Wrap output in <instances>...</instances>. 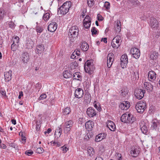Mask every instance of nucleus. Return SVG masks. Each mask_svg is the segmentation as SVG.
Here are the masks:
<instances>
[{
	"mask_svg": "<svg viewBox=\"0 0 160 160\" xmlns=\"http://www.w3.org/2000/svg\"><path fill=\"white\" fill-rule=\"evenodd\" d=\"M88 154L91 156V155H93L94 153V149L91 147H89L88 148Z\"/></svg>",
	"mask_w": 160,
	"mask_h": 160,
	"instance_id": "nucleus-42",
	"label": "nucleus"
},
{
	"mask_svg": "<svg viewBox=\"0 0 160 160\" xmlns=\"http://www.w3.org/2000/svg\"><path fill=\"white\" fill-rule=\"evenodd\" d=\"M86 12V11L85 10V12L83 11L81 15L80 16L81 19H83V20H90L91 19L90 17L88 15L86 16L85 18H84V16L85 15V13Z\"/></svg>",
	"mask_w": 160,
	"mask_h": 160,
	"instance_id": "nucleus-35",
	"label": "nucleus"
},
{
	"mask_svg": "<svg viewBox=\"0 0 160 160\" xmlns=\"http://www.w3.org/2000/svg\"><path fill=\"white\" fill-rule=\"evenodd\" d=\"M12 71L9 70L8 72H6L4 74L5 79L7 81H9L11 79Z\"/></svg>",
	"mask_w": 160,
	"mask_h": 160,
	"instance_id": "nucleus-30",
	"label": "nucleus"
},
{
	"mask_svg": "<svg viewBox=\"0 0 160 160\" xmlns=\"http://www.w3.org/2000/svg\"><path fill=\"white\" fill-rule=\"evenodd\" d=\"M79 29L77 26L71 27L69 29L68 36L70 41L73 42L78 35Z\"/></svg>",
	"mask_w": 160,
	"mask_h": 160,
	"instance_id": "nucleus-1",
	"label": "nucleus"
},
{
	"mask_svg": "<svg viewBox=\"0 0 160 160\" xmlns=\"http://www.w3.org/2000/svg\"><path fill=\"white\" fill-rule=\"evenodd\" d=\"M36 30L38 34V33H40L41 32H42L43 31V29L40 26H37L36 27Z\"/></svg>",
	"mask_w": 160,
	"mask_h": 160,
	"instance_id": "nucleus-48",
	"label": "nucleus"
},
{
	"mask_svg": "<svg viewBox=\"0 0 160 160\" xmlns=\"http://www.w3.org/2000/svg\"><path fill=\"white\" fill-rule=\"evenodd\" d=\"M81 49L83 51H87L89 48V45L86 42H82L80 46Z\"/></svg>",
	"mask_w": 160,
	"mask_h": 160,
	"instance_id": "nucleus-26",
	"label": "nucleus"
},
{
	"mask_svg": "<svg viewBox=\"0 0 160 160\" xmlns=\"http://www.w3.org/2000/svg\"><path fill=\"white\" fill-rule=\"evenodd\" d=\"M136 120V118L131 114H127V123H132Z\"/></svg>",
	"mask_w": 160,
	"mask_h": 160,
	"instance_id": "nucleus-16",
	"label": "nucleus"
},
{
	"mask_svg": "<svg viewBox=\"0 0 160 160\" xmlns=\"http://www.w3.org/2000/svg\"><path fill=\"white\" fill-rule=\"evenodd\" d=\"M62 132V129L60 128L59 130L58 131V132L57 133V139L59 137H60V136L61 135Z\"/></svg>",
	"mask_w": 160,
	"mask_h": 160,
	"instance_id": "nucleus-60",
	"label": "nucleus"
},
{
	"mask_svg": "<svg viewBox=\"0 0 160 160\" xmlns=\"http://www.w3.org/2000/svg\"><path fill=\"white\" fill-rule=\"evenodd\" d=\"M19 38L17 36H14L12 39V42L13 43L19 44Z\"/></svg>",
	"mask_w": 160,
	"mask_h": 160,
	"instance_id": "nucleus-40",
	"label": "nucleus"
},
{
	"mask_svg": "<svg viewBox=\"0 0 160 160\" xmlns=\"http://www.w3.org/2000/svg\"><path fill=\"white\" fill-rule=\"evenodd\" d=\"M104 6L107 9H108L110 8V4L109 2H106L105 3Z\"/></svg>",
	"mask_w": 160,
	"mask_h": 160,
	"instance_id": "nucleus-57",
	"label": "nucleus"
},
{
	"mask_svg": "<svg viewBox=\"0 0 160 160\" xmlns=\"http://www.w3.org/2000/svg\"><path fill=\"white\" fill-rule=\"evenodd\" d=\"M121 39V37L117 36L114 38L112 42V46L114 48H118L120 45L119 41Z\"/></svg>",
	"mask_w": 160,
	"mask_h": 160,
	"instance_id": "nucleus-5",
	"label": "nucleus"
},
{
	"mask_svg": "<svg viewBox=\"0 0 160 160\" xmlns=\"http://www.w3.org/2000/svg\"><path fill=\"white\" fill-rule=\"evenodd\" d=\"M35 88L37 89H38V91H39L40 89L41 88H42V86L41 84L39 83H37L36 85H35Z\"/></svg>",
	"mask_w": 160,
	"mask_h": 160,
	"instance_id": "nucleus-61",
	"label": "nucleus"
},
{
	"mask_svg": "<svg viewBox=\"0 0 160 160\" xmlns=\"http://www.w3.org/2000/svg\"><path fill=\"white\" fill-rule=\"evenodd\" d=\"M68 11L69 10L68 9H66V8L63 7H62V6H61L58 9V12L63 15L66 14Z\"/></svg>",
	"mask_w": 160,
	"mask_h": 160,
	"instance_id": "nucleus-21",
	"label": "nucleus"
},
{
	"mask_svg": "<svg viewBox=\"0 0 160 160\" xmlns=\"http://www.w3.org/2000/svg\"><path fill=\"white\" fill-rule=\"evenodd\" d=\"M6 15V12L2 8L0 9V19H2Z\"/></svg>",
	"mask_w": 160,
	"mask_h": 160,
	"instance_id": "nucleus-41",
	"label": "nucleus"
},
{
	"mask_svg": "<svg viewBox=\"0 0 160 160\" xmlns=\"http://www.w3.org/2000/svg\"><path fill=\"white\" fill-rule=\"evenodd\" d=\"M121 65L122 68H124V67H126L128 63V61H121Z\"/></svg>",
	"mask_w": 160,
	"mask_h": 160,
	"instance_id": "nucleus-50",
	"label": "nucleus"
},
{
	"mask_svg": "<svg viewBox=\"0 0 160 160\" xmlns=\"http://www.w3.org/2000/svg\"><path fill=\"white\" fill-rule=\"evenodd\" d=\"M72 3L70 1H68L64 3L62 6V7H63L66 9H68L69 10L71 6Z\"/></svg>",
	"mask_w": 160,
	"mask_h": 160,
	"instance_id": "nucleus-29",
	"label": "nucleus"
},
{
	"mask_svg": "<svg viewBox=\"0 0 160 160\" xmlns=\"http://www.w3.org/2000/svg\"><path fill=\"white\" fill-rule=\"evenodd\" d=\"M152 123L151 129L156 130L158 129V126L159 125V122L157 120L155 119L153 120Z\"/></svg>",
	"mask_w": 160,
	"mask_h": 160,
	"instance_id": "nucleus-14",
	"label": "nucleus"
},
{
	"mask_svg": "<svg viewBox=\"0 0 160 160\" xmlns=\"http://www.w3.org/2000/svg\"><path fill=\"white\" fill-rule=\"evenodd\" d=\"M139 151L137 149L133 150L132 149L130 151V153L132 156L133 157H136L139 154Z\"/></svg>",
	"mask_w": 160,
	"mask_h": 160,
	"instance_id": "nucleus-28",
	"label": "nucleus"
},
{
	"mask_svg": "<svg viewBox=\"0 0 160 160\" xmlns=\"http://www.w3.org/2000/svg\"><path fill=\"white\" fill-rule=\"evenodd\" d=\"M61 148L63 151V153L66 152L68 150V148H67L65 146L61 147Z\"/></svg>",
	"mask_w": 160,
	"mask_h": 160,
	"instance_id": "nucleus-58",
	"label": "nucleus"
},
{
	"mask_svg": "<svg viewBox=\"0 0 160 160\" xmlns=\"http://www.w3.org/2000/svg\"><path fill=\"white\" fill-rule=\"evenodd\" d=\"M19 45V44H17L12 43L11 47V50L13 51H16Z\"/></svg>",
	"mask_w": 160,
	"mask_h": 160,
	"instance_id": "nucleus-39",
	"label": "nucleus"
},
{
	"mask_svg": "<svg viewBox=\"0 0 160 160\" xmlns=\"http://www.w3.org/2000/svg\"><path fill=\"white\" fill-rule=\"evenodd\" d=\"M83 95V90L82 89L78 88L75 90L74 95L76 98H80L82 97Z\"/></svg>",
	"mask_w": 160,
	"mask_h": 160,
	"instance_id": "nucleus-9",
	"label": "nucleus"
},
{
	"mask_svg": "<svg viewBox=\"0 0 160 160\" xmlns=\"http://www.w3.org/2000/svg\"><path fill=\"white\" fill-rule=\"evenodd\" d=\"M34 43L33 42L31 39H28L27 40V43L26 45V48L28 49H30L32 48V46Z\"/></svg>",
	"mask_w": 160,
	"mask_h": 160,
	"instance_id": "nucleus-25",
	"label": "nucleus"
},
{
	"mask_svg": "<svg viewBox=\"0 0 160 160\" xmlns=\"http://www.w3.org/2000/svg\"><path fill=\"white\" fill-rule=\"evenodd\" d=\"M145 92L144 90L137 88L135 90V95L137 98L141 99L143 97Z\"/></svg>",
	"mask_w": 160,
	"mask_h": 160,
	"instance_id": "nucleus-3",
	"label": "nucleus"
},
{
	"mask_svg": "<svg viewBox=\"0 0 160 160\" xmlns=\"http://www.w3.org/2000/svg\"><path fill=\"white\" fill-rule=\"evenodd\" d=\"M41 125L40 122H38V121L36 122V130L37 131H38L40 128Z\"/></svg>",
	"mask_w": 160,
	"mask_h": 160,
	"instance_id": "nucleus-52",
	"label": "nucleus"
},
{
	"mask_svg": "<svg viewBox=\"0 0 160 160\" xmlns=\"http://www.w3.org/2000/svg\"><path fill=\"white\" fill-rule=\"evenodd\" d=\"M57 28V24L55 22L51 23L48 26V29L51 32H54Z\"/></svg>",
	"mask_w": 160,
	"mask_h": 160,
	"instance_id": "nucleus-8",
	"label": "nucleus"
},
{
	"mask_svg": "<svg viewBox=\"0 0 160 160\" xmlns=\"http://www.w3.org/2000/svg\"><path fill=\"white\" fill-rule=\"evenodd\" d=\"M83 25L86 28H89L91 24V21H83Z\"/></svg>",
	"mask_w": 160,
	"mask_h": 160,
	"instance_id": "nucleus-37",
	"label": "nucleus"
},
{
	"mask_svg": "<svg viewBox=\"0 0 160 160\" xmlns=\"http://www.w3.org/2000/svg\"><path fill=\"white\" fill-rule=\"evenodd\" d=\"M94 125V122L91 120L87 121L85 123V128L88 131L91 130Z\"/></svg>",
	"mask_w": 160,
	"mask_h": 160,
	"instance_id": "nucleus-15",
	"label": "nucleus"
},
{
	"mask_svg": "<svg viewBox=\"0 0 160 160\" xmlns=\"http://www.w3.org/2000/svg\"><path fill=\"white\" fill-rule=\"evenodd\" d=\"M44 151V150L41 147H39L36 150V152L39 154L42 153H43Z\"/></svg>",
	"mask_w": 160,
	"mask_h": 160,
	"instance_id": "nucleus-51",
	"label": "nucleus"
},
{
	"mask_svg": "<svg viewBox=\"0 0 160 160\" xmlns=\"http://www.w3.org/2000/svg\"><path fill=\"white\" fill-rule=\"evenodd\" d=\"M71 128L69 127H66L64 129V131L65 133H68L70 130Z\"/></svg>",
	"mask_w": 160,
	"mask_h": 160,
	"instance_id": "nucleus-59",
	"label": "nucleus"
},
{
	"mask_svg": "<svg viewBox=\"0 0 160 160\" xmlns=\"http://www.w3.org/2000/svg\"><path fill=\"white\" fill-rule=\"evenodd\" d=\"M93 1L94 0H87L88 4L89 7H91L93 5Z\"/></svg>",
	"mask_w": 160,
	"mask_h": 160,
	"instance_id": "nucleus-54",
	"label": "nucleus"
},
{
	"mask_svg": "<svg viewBox=\"0 0 160 160\" xmlns=\"http://www.w3.org/2000/svg\"><path fill=\"white\" fill-rule=\"evenodd\" d=\"M116 25H115V28L116 32L119 33L121 31V23L120 21H117L115 22Z\"/></svg>",
	"mask_w": 160,
	"mask_h": 160,
	"instance_id": "nucleus-19",
	"label": "nucleus"
},
{
	"mask_svg": "<svg viewBox=\"0 0 160 160\" xmlns=\"http://www.w3.org/2000/svg\"><path fill=\"white\" fill-rule=\"evenodd\" d=\"M148 23L152 28H157L158 26V23L157 21H150V22Z\"/></svg>",
	"mask_w": 160,
	"mask_h": 160,
	"instance_id": "nucleus-23",
	"label": "nucleus"
},
{
	"mask_svg": "<svg viewBox=\"0 0 160 160\" xmlns=\"http://www.w3.org/2000/svg\"><path fill=\"white\" fill-rule=\"evenodd\" d=\"M140 127L142 133L148 135V132L146 126L144 125V124H143V123H142L140 125Z\"/></svg>",
	"mask_w": 160,
	"mask_h": 160,
	"instance_id": "nucleus-20",
	"label": "nucleus"
},
{
	"mask_svg": "<svg viewBox=\"0 0 160 160\" xmlns=\"http://www.w3.org/2000/svg\"><path fill=\"white\" fill-rule=\"evenodd\" d=\"M143 103H146L145 101H140L138 102L136 105H138V106L139 105L140 106H142Z\"/></svg>",
	"mask_w": 160,
	"mask_h": 160,
	"instance_id": "nucleus-62",
	"label": "nucleus"
},
{
	"mask_svg": "<svg viewBox=\"0 0 160 160\" xmlns=\"http://www.w3.org/2000/svg\"><path fill=\"white\" fill-rule=\"evenodd\" d=\"M130 106L129 102L127 101H123L119 105V107L122 110H126Z\"/></svg>",
	"mask_w": 160,
	"mask_h": 160,
	"instance_id": "nucleus-10",
	"label": "nucleus"
},
{
	"mask_svg": "<svg viewBox=\"0 0 160 160\" xmlns=\"http://www.w3.org/2000/svg\"><path fill=\"white\" fill-rule=\"evenodd\" d=\"M84 101L87 103H89L91 100V96L90 94L87 93L85 94L84 97Z\"/></svg>",
	"mask_w": 160,
	"mask_h": 160,
	"instance_id": "nucleus-31",
	"label": "nucleus"
},
{
	"mask_svg": "<svg viewBox=\"0 0 160 160\" xmlns=\"http://www.w3.org/2000/svg\"><path fill=\"white\" fill-rule=\"evenodd\" d=\"M107 124V127L111 131H115L116 126L113 122L111 121H108Z\"/></svg>",
	"mask_w": 160,
	"mask_h": 160,
	"instance_id": "nucleus-13",
	"label": "nucleus"
},
{
	"mask_svg": "<svg viewBox=\"0 0 160 160\" xmlns=\"http://www.w3.org/2000/svg\"><path fill=\"white\" fill-rule=\"evenodd\" d=\"M127 113L123 114L121 117L120 119L121 121L124 123H126Z\"/></svg>",
	"mask_w": 160,
	"mask_h": 160,
	"instance_id": "nucleus-43",
	"label": "nucleus"
},
{
	"mask_svg": "<svg viewBox=\"0 0 160 160\" xmlns=\"http://www.w3.org/2000/svg\"><path fill=\"white\" fill-rule=\"evenodd\" d=\"M98 112L92 107L88 108L87 110V114L90 118L94 117L97 115Z\"/></svg>",
	"mask_w": 160,
	"mask_h": 160,
	"instance_id": "nucleus-6",
	"label": "nucleus"
},
{
	"mask_svg": "<svg viewBox=\"0 0 160 160\" xmlns=\"http://www.w3.org/2000/svg\"><path fill=\"white\" fill-rule=\"evenodd\" d=\"M63 77L66 78H68L72 76V73L70 71L68 70L64 71L63 73Z\"/></svg>",
	"mask_w": 160,
	"mask_h": 160,
	"instance_id": "nucleus-27",
	"label": "nucleus"
},
{
	"mask_svg": "<svg viewBox=\"0 0 160 160\" xmlns=\"http://www.w3.org/2000/svg\"><path fill=\"white\" fill-rule=\"evenodd\" d=\"M114 56L112 52L109 53L107 57V65L108 68H110L114 60Z\"/></svg>",
	"mask_w": 160,
	"mask_h": 160,
	"instance_id": "nucleus-4",
	"label": "nucleus"
},
{
	"mask_svg": "<svg viewBox=\"0 0 160 160\" xmlns=\"http://www.w3.org/2000/svg\"><path fill=\"white\" fill-rule=\"evenodd\" d=\"M33 153V151H32L31 150H27L25 152V154L28 156H31L32 154Z\"/></svg>",
	"mask_w": 160,
	"mask_h": 160,
	"instance_id": "nucleus-56",
	"label": "nucleus"
},
{
	"mask_svg": "<svg viewBox=\"0 0 160 160\" xmlns=\"http://www.w3.org/2000/svg\"><path fill=\"white\" fill-rule=\"evenodd\" d=\"M8 25L9 27L11 28H13L15 26V24L12 21H11L9 22Z\"/></svg>",
	"mask_w": 160,
	"mask_h": 160,
	"instance_id": "nucleus-55",
	"label": "nucleus"
},
{
	"mask_svg": "<svg viewBox=\"0 0 160 160\" xmlns=\"http://www.w3.org/2000/svg\"><path fill=\"white\" fill-rule=\"evenodd\" d=\"M92 60H88L86 62L84 65V69L85 72L90 74H92L93 72V68L92 65Z\"/></svg>",
	"mask_w": 160,
	"mask_h": 160,
	"instance_id": "nucleus-2",
	"label": "nucleus"
},
{
	"mask_svg": "<svg viewBox=\"0 0 160 160\" xmlns=\"http://www.w3.org/2000/svg\"><path fill=\"white\" fill-rule=\"evenodd\" d=\"M145 88L148 92H152L153 89V85L149 82H145L144 84Z\"/></svg>",
	"mask_w": 160,
	"mask_h": 160,
	"instance_id": "nucleus-17",
	"label": "nucleus"
},
{
	"mask_svg": "<svg viewBox=\"0 0 160 160\" xmlns=\"http://www.w3.org/2000/svg\"><path fill=\"white\" fill-rule=\"evenodd\" d=\"M21 57L22 60L24 63L27 62L29 59V54L26 52H23Z\"/></svg>",
	"mask_w": 160,
	"mask_h": 160,
	"instance_id": "nucleus-11",
	"label": "nucleus"
},
{
	"mask_svg": "<svg viewBox=\"0 0 160 160\" xmlns=\"http://www.w3.org/2000/svg\"><path fill=\"white\" fill-rule=\"evenodd\" d=\"M73 77L74 79L77 80L79 81L82 80V76L80 75V72H76L73 73Z\"/></svg>",
	"mask_w": 160,
	"mask_h": 160,
	"instance_id": "nucleus-24",
	"label": "nucleus"
},
{
	"mask_svg": "<svg viewBox=\"0 0 160 160\" xmlns=\"http://www.w3.org/2000/svg\"><path fill=\"white\" fill-rule=\"evenodd\" d=\"M71 112V109L70 108L67 107L63 109L62 113L64 115L69 114Z\"/></svg>",
	"mask_w": 160,
	"mask_h": 160,
	"instance_id": "nucleus-34",
	"label": "nucleus"
},
{
	"mask_svg": "<svg viewBox=\"0 0 160 160\" xmlns=\"http://www.w3.org/2000/svg\"><path fill=\"white\" fill-rule=\"evenodd\" d=\"M97 20H103V18L102 17V15L100 14H98L97 15Z\"/></svg>",
	"mask_w": 160,
	"mask_h": 160,
	"instance_id": "nucleus-63",
	"label": "nucleus"
},
{
	"mask_svg": "<svg viewBox=\"0 0 160 160\" xmlns=\"http://www.w3.org/2000/svg\"><path fill=\"white\" fill-rule=\"evenodd\" d=\"M47 96L45 94L43 93L41 95L40 97V99H43L46 98Z\"/></svg>",
	"mask_w": 160,
	"mask_h": 160,
	"instance_id": "nucleus-64",
	"label": "nucleus"
},
{
	"mask_svg": "<svg viewBox=\"0 0 160 160\" xmlns=\"http://www.w3.org/2000/svg\"><path fill=\"white\" fill-rule=\"evenodd\" d=\"M121 95L123 97H125L127 94H128V92L127 89L124 88L121 90Z\"/></svg>",
	"mask_w": 160,
	"mask_h": 160,
	"instance_id": "nucleus-45",
	"label": "nucleus"
},
{
	"mask_svg": "<svg viewBox=\"0 0 160 160\" xmlns=\"http://www.w3.org/2000/svg\"><path fill=\"white\" fill-rule=\"evenodd\" d=\"M91 32H92V35H96L98 33V31L96 30V28L95 27H93L91 30Z\"/></svg>",
	"mask_w": 160,
	"mask_h": 160,
	"instance_id": "nucleus-53",
	"label": "nucleus"
},
{
	"mask_svg": "<svg viewBox=\"0 0 160 160\" xmlns=\"http://www.w3.org/2000/svg\"><path fill=\"white\" fill-rule=\"evenodd\" d=\"M133 79H134L135 80H136V79H138L139 78V74H138V72H134L133 74Z\"/></svg>",
	"mask_w": 160,
	"mask_h": 160,
	"instance_id": "nucleus-44",
	"label": "nucleus"
},
{
	"mask_svg": "<svg viewBox=\"0 0 160 160\" xmlns=\"http://www.w3.org/2000/svg\"><path fill=\"white\" fill-rule=\"evenodd\" d=\"M143 104L142 106H140V105H136L135 108L138 112L142 113L144 112L145 109L146 108V104L143 103Z\"/></svg>",
	"mask_w": 160,
	"mask_h": 160,
	"instance_id": "nucleus-12",
	"label": "nucleus"
},
{
	"mask_svg": "<svg viewBox=\"0 0 160 160\" xmlns=\"http://www.w3.org/2000/svg\"><path fill=\"white\" fill-rule=\"evenodd\" d=\"M50 17V14L48 12L44 14L43 17L44 20H48L49 19Z\"/></svg>",
	"mask_w": 160,
	"mask_h": 160,
	"instance_id": "nucleus-46",
	"label": "nucleus"
},
{
	"mask_svg": "<svg viewBox=\"0 0 160 160\" xmlns=\"http://www.w3.org/2000/svg\"><path fill=\"white\" fill-rule=\"evenodd\" d=\"M36 48L37 52L38 53H41L44 51V46L42 44L38 45L37 46Z\"/></svg>",
	"mask_w": 160,
	"mask_h": 160,
	"instance_id": "nucleus-33",
	"label": "nucleus"
},
{
	"mask_svg": "<svg viewBox=\"0 0 160 160\" xmlns=\"http://www.w3.org/2000/svg\"><path fill=\"white\" fill-rule=\"evenodd\" d=\"M130 53L136 59L139 58L140 54V50L136 48H132L130 50Z\"/></svg>",
	"mask_w": 160,
	"mask_h": 160,
	"instance_id": "nucleus-7",
	"label": "nucleus"
},
{
	"mask_svg": "<svg viewBox=\"0 0 160 160\" xmlns=\"http://www.w3.org/2000/svg\"><path fill=\"white\" fill-rule=\"evenodd\" d=\"M158 53L155 51L151 52L150 58L152 60L156 59L158 58Z\"/></svg>",
	"mask_w": 160,
	"mask_h": 160,
	"instance_id": "nucleus-32",
	"label": "nucleus"
},
{
	"mask_svg": "<svg viewBox=\"0 0 160 160\" xmlns=\"http://www.w3.org/2000/svg\"><path fill=\"white\" fill-rule=\"evenodd\" d=\"M106 135L104 133H101L97 135L95 138V141L96 142H99L105 138Z\"/></svg>",
	"mask_w": 160,
	"mask_h": 160,
	"instance_id": "nucleus-18",
	"label": "nucleus"
},
{
	"mask_svg": "<svg viewBox=\"0 0 160 160\" xmlns=\"http://www.w3.org/2000/svg\"><path fill=\"white\" fill-rule=\"evenodd\" d=\"M148 78L149 79H151V80H154L156 78V73L153 71H150L148 73Z\"/></svg>",
	"mask_w": 160,
	"mask_h": 160,
	"instance_id": "nucleus-22",
	"label": "nucleus"
},
{
	"mask_svg": "<svg viewBox=\"0 0 160 160\" xmlns=\"http://www.w3.org/2000/svg\"><path fill=\"white\" fill-rule=\"evenodd\" d=\"M120 60L121 61H123L128 62V57L127 56V55L124 54L122 55L121 58H120Z\"/></svg>",
	"mask_w": 160,
	"mask_h": 160,
	"instance_id": "nucleus-47",
	"label": "nucleus"
},
{
	"mask_svg": "<svg viewBox=\"0 0 160 160\" xmlns=\"http://www.w3.org/2000/svg\"><path fill=\"white\" fill-rule=\"evenodd\" d=\"M96 101L94 102L93 103L94 106L96 109H97L98 111L99 112H100L102 110V108L100 107V105L99 103H96Z\"/></svg>",
	"mask_w": 160,
	"mask_h": 160,
	"instance_id": "nucleus-38",
	"label": "nucleus"
},
{
	"mask_svg": "<svg viewBox=\"0 0 160 160\" xmlns=\"http://www.w3.org/2000/svg\"><path fill=\"white\" fill-rule=\"evenodd\" d=\"M73 122L72 120H69L65 122L66 126H69V127H72Z\"/></svg>",
	"mask_w": 160,
	"mask_h": 160,
	"instance_id": "nucleus-49",
	"label": "nucleus"
},
{
	"mask_svg": "<svg viewBox=\"0 0 160 160\" xmlns=\"http://www.w3.org/2000/svg\"><path fill=\"white\" fill-rule=\"evenodd\" d=\"M78 64L76 62H72L70 64V68L71 70L76 69L78 68Z\"/></svg>",
	"mask_w": 160,
	"mask_h": 160,
	"instance_id": "nucleus-36",
	"label": "nucleus"
}]
</instances>
